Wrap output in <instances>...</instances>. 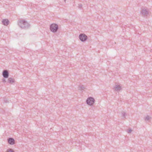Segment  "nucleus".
<instances>
[{
  "mask_svg": "<svg viewBox=\"0 0 152 152\" xmlns=\"http://www.w3.org/2000/svg\"><path fill=\"white\" fill-rule=\"evenodd\" d=\"M2 22L3 24L5 26L8 25L9 23V21L7 19H4L3 20Z\"/></svg>",
  "mask_w": 152,
  "mask_h": 152,
  "instance_id": "obj_8",
  "label": "nucleus"
},
{
  "mask_svg": "<svg viewBox=\"0 0 152 152\" xmlns=\"http://www.w3.org/2000/svg\"><path fill=\"white\" fill-rule=\"evenodd\" d=\"M121 89V87L118 85H115V89L116 91H119Z\"/></svg>",
  "mask_w": 152,
  "mask_h": 152,
  "instance_id": "obj_10",
  "label": "nucleus"
},
{
  "mask_svg": "<svg viewBox=\"0 0 152 152\" xmlns=\"http://www.w3.org/2000/svg\"><path fill=\"white\" fill-rule=\"evenodd\" d=\"M121 114H122V116L123 117V119H124V118H125V116L126 115V113L124 111H122L121 112Z\"/></svg>",
  "mask_w": 152,
  "mask_h": 152,
  "instance_id": "obj_12",
  "label": "nucleus"
},
{
  "mask_svg": "<svg viewBox=\"0 0 152 152\" xmlns=\"http://www.w3.org/2000/svg\"><path fill=\"white\" fill-rule=\"evenodd\" d=\"M132 131V130L131 129H129L127 130V132L129 133H131Z\"/></svg>",
  "mask_w": 152,
  "mask_h": 152,
  "instance_id": "obj_16",
  "label": "nucleus"
},
{
  "mask_svg": "<svg viewBox=\"0 0 152 152\" xmlns=\"http://www.w3.org/2000/svg\"><path fill=\"white\" fill-rule=\"evenodd\" d=\"M150 117L149 116H147L145 118V120L148 121L150 119Z\"/></svg>",
  "mask_w": 152,
  "mask_h": 152,
  "instance_id": "obj_14",
  "label": "nucleus"
},
{
  "mask_svg": "<svg viewBox=\"0 0 152 152\" xmlns=\"http://www.w3.org/2000/svg\"><path fill=\"white\" fill-rule=\"evenodd\" d=\"M2 75L4 78H7L9 75V73L7 70H4L2 72Z\"/></svg>",
  "mask_w": 152,
  "mask_h": 152,
  "instance_id": "obj_5",
  "label": "nucleus"
},
{
  "mask_svg": "<svg viewBox=\"0 0 152 152\" xmlns=\"http://www.w3.org/2000/svg\"><path fill=\"white\" fill-rule=\"evenodd\" d=\"M4 102H8V101L7 99H6V100H4Z\"/></svg>",
  "mask_w": 152,
  "mask_h": 152,
  "instance_id": "obj_18",
  "label": "nucleus"
},
{
  "mask_svg": "<svg viewBox=\"0 0 152 152\" xmlns=\"http://www.w3.org/2000/svg\"><path fill=\"white\" fill-rule=\"evenodd\" d=\"M7 152H13V151L12 149H9L7 151Z\"/></svg>",
  "mask_w": 152,
  "mask_h": 152,
  "instance_id": "obj_15",
  "label": "nucleus"
},
{
  "mask_svg": "<svg viewBox=\"0 0 152 152\" xmlns=\"http://www.w3.org/2000/svg\"><path fill=\"white\" fill-rule=\"evenodd\" d=\"M58 28V26L57 24L55 23L51 24L50 26V31L53 33L57 31Z\"/></svg>",
  "mask_w": 152,
  "mask_h": 152,
  "instance_id": "obj_2",
  "label": "nucleus"
},
{
  "mask_svg": "<svg viewBox=\"0 0 152 152\" xmlns=\"http://www.w3.org/2000/svg\"><path fill=\"white\" fill-rule=\"evenodd\" d=\"M18 25L21 28L25 29L28 28L30 27V24L25 20L19 21Z\"/></svg>",
  "mask_w": 152,
  "mask_h": 152,
  "instance_id": "obj_1",
  "label": "nucleus"
},
{
  "mask_svg": "<svg viewBox=\"0 0 152 152\" xmlns=\"http://www.w3.org/2000/svg\"><path fill=\"white\" fill-rule=\"evenodd\" d=\"M82 6H83V5L82 4H78V8L80 9H81L82 7Z\"/></svg>",
  "mask_w": 152,
  "mask_h": 152,
  "instance_id": "obj_13",
  "label": "nucleus"
},
{
  "mask_svg": "<svg viewBox=\"0 0 152 152\" xmlns=\"http://www.w3.org/2000/svg\"><path fill=\"white\" fill-rule=\"evenodd\" d=\"M2 81L4 83H5L6 82V80L5 79H4V78H3L2 79Z\"/></svg>",
  "mask_w": 152,
  "mask_h": 152,
  "instance_id": "obj_17",
  "label": "nucleus"
},
{
  "mask_svg": "<svg viewBox=\"0 0 152 152\" xmlns=\"http://www.w3.org/2000/svg\"><path fill=\"white\" fill-rule=\"evenodd\" d=\"M141 13L145 16H147L149 14V11L146 9H142L141 11Z\"/></svg>",
  "mask_w": 152,
  "mask_h": 152,
  "instance_id": "obj_6",
  "label": "nucleus"
},
{
  "mask_svg": "<svg viewBox=\"0 0 152 152\" xmlns=\"http://www.w3.org/2000/svg\"><path fill=\"white\" fill-rule=\"evenodd\" d=\"M8 142L9 144L11 145H13L15 143V140L12 138H9L8 139Z\"/></svg>",
  "mask_w": 152,
  "mask_h": 152,
  "instance_id": "obj_7",
  "label": "nucleus"
},
{
  "mask_svg": "<svg viewBox=\"0 0 152 152\" xmlns=\"http://www.w3.org/2000/svg\"><path fill=\"white\" fill-rule=\"evenodd\" d=\"M8 82L12 84L15 82V80L11 77L9 78L8 80Z\"/></svg>",
  "mask_w": 152,
  "mask_h": 152,
  "instance_id": "obj_9",
  "label": "nucleus"
},
{
  "mask_svg": "<svg viewBox=\"0 0 152 152\" xmlns=\"http://www.w3.org/2000/svg\"><path fill=\"white\" fill-rule=\"evenodd\" d=\"M79 89L81 91L83 90L85 88L84 86L83 85H80L79 86Z\"/></svg>",
  "mask_w": 152,
  "mask_h": 152,
  "instance_id": "obj_11",
  "label": "nucleus"
},
{
  "mask_svg": "<svg viewBox=\"0 0 152 152\" xmlns=\"http://www.w3.org/2000/svg\"><path fill=\"white\" fill-rule=\"evenodd\" d=\"M86 103L88 105L92 106L95 102V100L94 98L90 97L88 98L86 100Z\"/></svg>",
  "mask_w": 152,
  "mask_h": 152,
  "instance_id": "obj_3",
  "label": "nucleus"
},
{
  "mask_svg": "<svg viewBox=\"0 0 152 152\" xmlns=\"http://www.w3.org/2000/svg\"><path fill=\"white\" fill-rule=\"evenodd\" d=\"M64 2H65V3H66V0H64Z\"/></svg>",
  "mask_w": 152,
  "mask_h": 152,
  "instance_id": "obj_19",
  "label": "nucleus"
},
{
  "mask_svg": "<svg viewBox=\"0 0 152 152\" xmlns=\"http://www.w3.org/2000/svg\"><path fill=\"white\" fill-rule=\"evenodd\" d=\"M79 38L80 41L84 42L87 40V37L84 34H81L79 36Z\"/></svg>",
  "mask_w": 152,
  "mask_h": 152,
  "instance_id": "obj_4",
  "label": "nucleus"
}]
</instances>
